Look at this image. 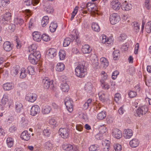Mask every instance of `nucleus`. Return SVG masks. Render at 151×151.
<instances>
[{"mask_svg":"<svg viewBox=\"0 0 151 151\" xmlns=\"http://www.w3.org/2000/svg\"><path fill=\"white\" fill-rule=\"evenodd\" d=\"M65 104L68 111L72 112L73 109V103L72 99L69 97H66L64 100Z\"/></svg>","mask_w":151,"mask_h":151,"instance_id":"nucleus-4","label":"nucleus"},{"mask_svg":"<svg viewBox=\"0 0 151 151\" xmlns=\"http://www.w3.org/2000/svg\"><path fill=\"white\" fill-rule=\"evenodd\" d=\"M109 20L111 24L114 25L119 22L120 20V18L118 14L113 13L110 16Z\"/></svg>","mask_w":151,"mask_h":151,"instance_id":"nucleus-6","label":"nucleus"},{"mask_svg":"<svg viewBox=\"0 0 151 151\" xmlns=\"http://www.w3.org/2000/svg\"><path fill=\"white\" fill-rule=\"evenodd\" d=\"M49 22V18L47 16H44L42 18L41 25L43 27H45Z\"/></svg>","mask_w":151,"mask_h":151,"instance_id":"nucleus-33","label":"nucleus"},{"mask_svg":"<svg viewBox=\"0 0 151 151\" xmlns=\"http://www.w3.org/2000/svg\"><path fill=\"white\" fill-rule=\"evenodd\" d=\"M110 6L114 10H118L119 9L121 5L118 0H113L111 3Z\"/></svg>","mask_w":151,"mask_h":151,"instance_id":"nucleus-13","label":"nucleus"},{"mask_svg":"<svg viewBox=\"0 0 151 151\" xmlns=\"http://www.w3.org/2000/svg\"><path fill=\"white\" fill-rule=\"evenodd\" d=\"M49 28L51 32H55L57 28V23L54 22H52L50 24Z\"/></svg>","mask_w":151,"mask_h":151,"instance_id":"nucleus-37","label":"nucleus"},{"mask_svg":"<svg viewBox=\"0 0 151 151\" xmlns=\"http://www.w3.org/2000/svg\"><path fill=\"white\" fill-rule=\"evenodd\" d=\"M59 56L60 60H64L66 56L65 51L63 50H60L59 52Z\"/></svg>","mask_w":151,"mask_h":151,"instance_id":"nucleus-42","label":"nucleus"},{"mask_svg":"<svg viewBox=\"0 0 151 151\" xmlns=\"http://www.w3.org/2000/svg\"><path fill=\"white\" fill-rule=\"evenodd\" d=\"M22 104L19 102H16L15 103V109L17 112L19 113L22 109Z\"/></svg>","mask_w":151,"mask_h":151,"instance_id":"nucleus-38","label":"nucleus"},{"mask_svg":"<svg viewBox=\"0 0 151 151\" xmlns=\"http://www.w3.org/2000/svg\"><path fill=\"white\" fill-rule=\"evenodd\" d=\"M99 133L95 136L96 138L97 139H101L104 134L107 131L106 127L104 125L101 126L99 127Z\"/></svg>","mask_w":151,"mask_h":151,"instance_id":"nucleus-5","label":"nucleus"},{"mask_svg":"<svg viewBox=\"0 0 151 151\" xmlns=\"http://www.w3.org/2000/svg\"><path fill=\"white\" fill-rule=\"evenodd\" d=\"M12 18V14L9 12H7L4 14L0 16V23L2 24H9Z\"/></svg>","mask_w":151,"mask_h":151,"instance_id":"nucleus-2","label":"nucleus"},{"mask_svg":"<svg viewBox=\"0 0 151 151\" xmlns=\"http://www.w3.org/2000/svg\"><path fill=\"white\" fill-rule=\"evenodd\" d=\"M99 99L103 102L105 101L106 99L105 94L103 92H100L98 93Z\"/></svg>","mask_w":151,"mask_h":151,"instance_id":"nucleus-45","label":"nucleus"},{"mask_svg":"<svg viewBox=\"0 0 151 151\" xmlns=\"http://www.w3.org/2000/svg\"><path fill=\"white\" fill-rule=\"evenodd\" d=\"M81 50L83 54H89L91 52L92 49L89 45L85 44L82 45Z\"/></svg>","mask_w":151,"mask_h":151,"instance_id":"nucleus-17","label":"nucleus"},{"mask_svg":"<svg viewBox=\"0 0 151 151\" xmlns=\"http://www.w3.org/2000/svg\"><path fill=\"white\" fill-rule=\"evenodd\" d=\"M139 141L137 139L133 138L129 142L130 146L132 148H135L139 145Z\"/></svg>","mask_w":151,"mask_h":151,"instance_id":"nucleus-22","label":"nucleus"},{"mask_svg":"<svg viewBox=\"0 0 151 151\" xmlns=\"http://www.w3.org/2000/svg\"><path fill=\"white\" fill-rule=\"evenodd\" d=\"M44 148L48 150H51L52 148V145L50 142L47 141L44 144Z\"/></svg>","mask_w":151,"mask_h":151,"instance_id":"nucleus-43","label":"nucleus"},{"mask_svg":"<svg viewBox=\"0 0 151 151\" xmlns=\"http://www.w3.org/2000/svg\"><path fill=\"white\" fill-rule=\"evenodd\" d=\"M99 148V146L97 145H93L90 146L89 150L90 151H96Z\"/></svg>","mask_w":151,"mask_h":151,"instance_id":"nucleus-51","label":"nucleus"},{"mask_svg":"<svg viewBox=\"0 0 151 151\" xmlns=\"http://www.w3.org/2000/svg\"><path fill=\"white\" fill-rule=\"evenodd\" d=\"M40 111V109L39 106L35 105L32 106L31 109L30 114L32 116H35L39 114Z\"/></svg>","mask_w":151,"mask_h":151,"instance_id":"nucleus-11","label":"nucleus"},{"mask_svg":"<svg viewBox=\"0 0 151 151\" xmlns=\"http://www.w3.org/2000/svg\"><path fill=\"white\" fill-rule=\"evenodd\" d=\"M119 73L118 71L117 70L114 71L112 73L111 78L113 80H115L116 78Z\"/></svg>","mask_w":151,"mask_h":151,"instance_id":"nucleus-64","label":"nucleus"},{"mask_svg":"<svg viewBox=\"0 0 151 151\" xmlns=\"http://www.w3.org/2000/svg\"><path fill=\"white\" fill-rule=\"evenodd\" d=\"M100 75L101 78L100 80V82H101V81H104L108 79V76L105 71H102Z\"/></svg>","mask_w":151,"mask_h":151,"instance_id":"nucleus-35","label":"nucleus"},{"mask_svg":"<svg viewBox=\"0 0 151 151\" xmlns=\"http://www.w3.org/2000/svg\"><path fill=\"white\" fill-rule=\"evenodd\" d=\"M128 95L130 97L133 98L137 96V93L135 91H130L128 93Z\"/></svg>","mask_w":151,"mask_h":151,"instance_id":"nucleus-63","label":"nucleus"},{"mask_svg":"<svg viewBox=\"0 0 151 151\" xmlns=\"http://www.w3.org/2000/svg\"><path fill=\"white\" fill-rule=\"evenodd\" d=\"M78 10V7L76 6L73 9V11L71 14V17L70 18V20L72 21L74 18L75 15L76 14Z\"/></svg>","mask_w":151,"mask_h":151,"instance_id":"nucleus-48","label":"nucleus"},{"mask_svg":"<svg viewBox=\"0 0 151 151\" xmlns=\"http://www.w3.org/2000/svg\"><path fill=\"white\" fill-rule=\"evenodd\" d=\"M14 87V84L12 83H6L3 85V88L5 91H9Z\"/></svg>","mask_w":151,"mask_h":151,"instance_id":"nucleus-26","label":"nucleus"},{"mask_svg":"<svg viewBox=\"0 0 151 151\" xmlns=\"http://www.w3.org/2000/svg\"><path fill=\"white\" fill-rule=\"evenodd\" d=\"M145 30L148 33H150L151 32V21H150L146 24L145 26Z\"/></svg>","mask_w":151,"mask_h":151,"instance_id":"nucleus-50","label":"nucleus"},{"mask_svg":"<svg viewBox=\"0 0 151 151\" xmlns=\"http://www.w3.org/2000/svg\"><path fill=\"white\" fill-rule=\"evenodd\" d=\"M111 135L113 137L116 139H119L122 137V133L121 131L119 129L115 128L112 129Z\"/></svg>","mask_w":151,"mask_h":151,"instance_id":"nucleus-8","label":"nucleus"},{"mask_svg":"<svg viewBox=\"0 0 151 151\" xmlns=\"http://www.w3.org/2000/svg\"><path fill=\"white\" fill-rule=\"evenodd\" d=\"M106 112L104 111H101L97 114V118L100 120L104 119L106 117Z\"/></svg>","mask_w":151,"mask_h":151,"instance_id":"nucleus-32","label":"nucleus"},{"mask_svg":"<svg viewBox=\"0 0 151 151\" xmlns=\"http://www.w3.org/2000/svg\"><path fill=\"white\" fill-rule=\"evenodd\" d=\"M78 33L77 30L75 29H73L70 33V37L72 38V39L76 40L78 38Z\"/></svg>","mask_w":151,"mask_h":151,"instance_id":"nucleus-31","label":"nucleus"},{"mask_svg":"<svg viewBox=\"0 0 151 151\" xmlns=\"http://www.w3.org/2000/svg\"><path fill=\"white\" fill-rule=\"evenodd\" d=\"M69 131L67 128H60L59 130V134L63 138H67L68 136Z\"/></svg>","mask_w":151,"mask_h":151,"instance_id":"nucleus-9","label":"nucleus"},{"mask_svg":"<svg viewBox=\"0 0 151 151\" xmlns=\"http://www.w3.org/2000/svg\"><path fill=\"white\" fill-rule=\"evenodd\" d=\"M65 68V65L62 63H59L57 64V71L61 72L63 71Z\"/></svg>","mask_w":151,"mask_h":151,"instance_id":"nucleus-47","label":"nucleus"},{"mask_svg":"<svg viewBox=\"0 0 151 151\" xmlns=\"http://www.w3.org/2000/svg\"><path fill=\"white\" fill-rule=\"evenodd\" d=\"M108 38L105 35H102L101 36V40L102 43L103 44H105V43H106V42Z\"/></svg>","mask_w":151,"mask_h":151,"instance_id":"nucleus-62","label":"nucleus"},{"mask_svg":"<svg viewBox=\"0 0 151 151\" xmlns=\"http://www.w3.org/2000/svg\"><path fill=\"white\" fill-rule=\"evenodd\" d=\"M93 4H91V3L88 2L86 4V6L89 11L91 12H94V9Z\"/></svg>","mask_w":151,"mask_h":151,"instance_id":"nucleus-46","label":"nucleus"},{"mask_svg":"<svg viewBox=\"0 0 151 151\" xmlns=\"http://www.w3.org/2000/svg\"><path fill=\"white\" fill-rule=\"evenodd\" d=\"M143 6L145 9H151V0H145L143 4Z\"/></svg>","mask_w":151,"mask_h":151,"instance_id":"nucleus-28","label":"nucleus"},{"mask_svg":"<svg viewBox=\"0 0 151 151\" xmlns=\"http://www.w3.org/2000/svg\"><path fill=\"white\" fill-rule=\"evenodd\" d=\"M21 71L20 73V77L21 78H25L26 76V74H25V69L24 68H22L21 69Z\"/></svg>","mask_w":151,"mask_h":151,"instance_id":"nucleus-55","label":"nucleus"},{"mask_svg":"<svg viewBox=\"0 0 151 151\" xmlns=\"http://www.w3.org/2000/svg\"><path fill=\"white\" fill-rule=\"evenodd\" d=\"M8 101V96L7 94H4L0 102V107L4 106Z\"/></svg>","mask_w":151,"mask_h":151,"instance_id":"nucleus-29","label":"nucleus"},{"mask_svg":"<svg viewBox=\"0 0 151 151\" xmlns=\"http://www.w3.org/2000/svg\"><path fill=\"white\" fill-rule=\"evenodd\" d=\"M100 83L101 86L103 89L108 90L110 86L108 83L103 81H101Z\"/></svg>","mask_w":151,"mask_h":151,"instance_id":"nucleus-44","label":"nucleus"},{"mask_svg":"<svg viewBox=\"0 0 151 151\" xmlns=\"http://www.w3.org/2000/svg\"><path fill=\"white\" fill-rule=\"evenodd\" d=\"M37 95L35 93H29L25 97V99L29 102H33L37 99Z\"/></svg>","mask_w":151,"mask_h":151,"instance_id":"nucleus-10","label":"nucleus"},{"mask_svg":"<svg viewBox=\"0 0 151 151\" xmlns=\"http://www.w3.org/2000/svg\"><path fill=\"white\" fill-rule=\"evenodd\" d=\"M62 149L66 151H70L73 150V151H78V150L76 146H73L72 145L69 144H64L62 146Z\"/></svg>","mask_w":151,"mask_h":151,"instance_id":"nucleus-12","label":"nucleus"},{"mask_svg":"<svg viewBox=\"0 0 151 151\" xmlns=\"http://www.w3.org/2000/svg\"><path fill=\"white\" fill-rule=\"evenodd\" d=\"M53 81H51L48 77H45L43 78L42 82L43 84V86L45 88L48 89L50 87V85H52Z\"/></svg>","mask_w":151,"mask_h":151,"instance_id":"nucleus-15","label":"nucleus"},{"mask_svg":"<svg viewBox=\"0 0 151 151\" xmlns=\"http://www.w3.org/2000/svg\"><path fill=\"white\" fill-rule=\"evenodd\" d=\"M51 110L50 107L48 105H46L42 109V112L43 114H47L50 112Z\"/></svg>","mask_w":151,"mask_h":151,"instance_id":"nucleus-39","label":"nucleus"},{"mask_svg":"<svg viewBox=\"0 0 151 151\" xmlns=\"http://www.w3.org/2000/svg\"><path fill=\"white\" fill-rule=\"evenodd\" d=\"M6 143L9 147H12L14 144V141L11 137L7 138L6 140Z\"/></svg>","mask_w":151,"mask_h":151,"instance_id":"nucleus-34","label":"nucleus"},{"mask_svg":"<svg viewBox=\"0 0 151 151\" xmlns=\"http://www.w3.org/2000/svg\"><path fill=\"white\" fill-rule=\"evenodd\" d=\"M56 50L55 49H50L47 52V55L49 57L51 58H54L56 55Z\"/></svg>","mask_w":151,"mask_h":151,"instance_id":"nucleus-25","label":"nucleus"},{"mask_svg":"<svg viewBox=\"0 0 151 151\" xmlns=\"http://www.w3.org/2000/svg\"><path fill=\"white\" fill-rule=\"evenodd\" d=\"M132 25L133 27L134 31L136 33L138 32L139 30V24L137 22H134L132 23Z\"/></svg>","mask_w":151,"mask_h":151,"instance_id":"nucleus-36","label":"nucleus"},{"mask_svg":"<svg viewBox=\"0 0 151 151\" xmlns=\"http://www.w3.org/2000/svg\"><path fill=\"white\" fill-rule=\"evenodd\" d=\"M132 135L133 133L132 129H124L123 132V136L125 138L129 139Z\"/></svg>","mask_w":151,"mask_h":151,"instance_id":"nucleus-18","label":"nucleus"},{"mask_svg":"<svg viewBox=\"0 0 151 151\" xmlns=\"http://www.w3.org/2000/svg\"><path fill=\"white\" fill-rule=\"evenodd\" d=\"M31 136V134L26 130L22 132L20 135L21 138L22 139L26 141L29 140Z\"/></svg>","mask_w":151,"mask_h":151,"instance_id":"nucleus-19","label":"nucleus"},{"mask_svg":"<svg viewBox=\"0 0 151 151\" xmlns=\"http://www.w3.org/2000/svg\"><path fill=\"white\" fill-rule=\"evenodd\" d=\"M3 47L5 50L9 52L12 50L13 45L9 42L6 41L3 44Z\"/></svg>","mask_w":151,"mask_h":151,"instance_id":"nucleus-20","label":"nucleus"},{"mask_svg":"<svg viewBox=\"0 0 151 151\" xmlns=\"http://www.w3.org/2000/svg\"><path fill=\"white\" fill-rule=\"evenodd\" d=\"M121 98V95L120 93H117L115 94L114 97V99L116 102L118 101Z\"/></svg>","mask_w":151,"mask_h":151,"instance_id":"nucleus-61","label":"nucleus"},{"mask_svg":"<svg viewBox=\"0 0 151 151\" xmlns=\"http://www.w3.org/2000/svg\"><path fill=\"white\" fill-rule=\"evenodd\" d=\"M71 41V39L70 38L68 37L65 38L63 42V46L64 47L68 46L70 44Z\"/></svg>","mask_w":151,"mask_h":151,"instance_id":"nucleus-49","label":"nucleus"},{"mask_svg":"<svg viewBox=\"0 0 151 151\" xmlns=\"http://www.w3.org/2000/svg\"><path fill=\"white\" fill-rule=\"evenodd\" d=\"M33 39L34 40L39 42L41 40V36L40 32L37 31L34 32L32 34Z\"/></svg>","mask_w":151,"mask_h":151,"instance_id":"nucleus-21","label":"nucleus"},{"mask_svg":"<svg viewBox=\"0 0 151 151\" xmlns=\"http://www.w3.org/2000/svg\"><path fill=\"white\" fill-rule=\"evenodd\" d=\"M92 29L96 32H99L100 30V27L97 23L93 22L91 25Z\"/></svg>","mask_w":151,"mask_h":151,"instance_id":"nucleus-30","label":"nucleus"},{"mask_svg":"<svg viewBox=\"0 0 151 151\" xmlns=\"http://www.w3.org/2000/svg\"><path fill=\"white\" fill-rule=\"evenodd\" d=\"M41 39L45 41L48 42L50 40V37L48 35L45 33L41 36Z\"/></svg>","mask_w":151,"mask_h":151,"instance_id":"nucleus-56","label":"nucleus"},{"mask_svg":"<svg viewBox=\"0 0 151 151\" xmlns=\"http://www.w3.org/2000/svg\"><path fill=\"white\" fill-rule=\"evenodd\" d=\"M113 38L112 37H109L108 38L106 42V43H105L104 44L108 46H109L113 44Z\"/></svg>","mask_w":151,"mask_h":151,"instance_id":"nucleus-52","label":"nucleus"},{"mask_svg":"<svg viewBox=\"0 0 151 151\" xmlns=\"http://www.w3.org/2000/svg\"><path fill=\"white\" fill-rule=\"evenodd\" d=\"M20 68L19 66H18L15 68H13L11 71V74L13 76H15L17 75L19 70Z\"/></svg>","mask_w":151,"mask_h":151,"instance_id":"nucleus-40","label":"nucleus"},{"mask_svg":"<svg viewBox=\"0 0 151 151\" xmlns=\"http://www.w3.org/2000/svg\"><path fill=\"white\" fill-rule=\"evenodd\" d=\"M84 88L86 92L90 93L93 91V86L90 82H87Z\"/></svg>","mask_w":151,"mask_h":151,"instance_id":"nucleus-23","label":"nucleus"},{"mask_svg":"<svg viewBox=\"0 0 151 151\" xmlns=\"http://www.w3.org/2000/svg\"><path fill=\"white\" fill-rule=\"evenodd\" d=\"M114 148L115 151H121L122 148L121 145L117 143L114 145Z\"/></svg>","mask_w":151,"mask_h":151,"instance_id":"nucleus-54","label":"nucleus"},{"mask_svg":"<svg viewBox=\"0 0 151 151\" xmlns=\"http://www.w3.org/2000/svg\"><path fill=\"white\" fill-rule=\"evenodd\" d=\"M41 57V54L40 52L36 51L33 53L30 54L29 56V62L33 64H36L38 60Z\"/></svg>","mask_w":151,"mask_h":151,"instance_id":"nucleus-3","label":"nucleus"},{"mask_svg":"<svg viewBox=\"0 0 151 151\" xmlns=\"http://www.w3.org/2000/svg\"><path fill=\"white\" fill-rule=\"evenodd\" d=\"M27 71H28L30 75H32L33 73H34L35 69L33 67L30 66H29L27 68Z\"/></svg>","mask_w":151,"mask_h":151,"instance_id":"nucleus-59","label":"nucleus"},{"mask_svg":"<svg viewBox=\"0 0 151 151\" xmlns=\"http://www.w3.org/2000/svg\"><path fill=\"white\" fill-rule=\"evenodd\" d=\"M148 108L146 106H142L138 108L136 111V116H140L145 114L148 111Z\"/></svg>","mask_w":151,"mask_h":151,"instance_id":"nucleus-7","label":"nucleus"},{"mask_svg":"<svg viewBox=\"0 0 151 151\" xmlns=\"http://www.w3.org/2000/svg\"><path fill=\"white\" fill-rule=\"evenodd\" d=\"M61 90L63 92H67L69 89V85L66 83H62L60 86Z\"/></svg>","mask_w":151,"mask_h":151,"instance_id":"nucleus-27","label":"nucleus"},{"mask_svg":"<svg viewBox=\"0 0 151 151\" xmlns=\"http://www.w3.org/2000/svg\"><path fill=\"white\" fill-rule=\"evenodd\" d=\"M43 134L44 136L48 137L50 135L51 132L49 129H44L43 131Z\"/></svg>","mask_w":151,"mask_h":151,"instance_id":"nucleus-60","label":"nucleus"},{"mask_svg":"<svg viewBox=\"0 0 151 151\" xmlns=\"http://www.w3.org/2000/svg\"><path fill=\"white\" fill-rule=\"evenodd\" d=\"M114 56L113 59L114 60H116L119 56V51L118 50H115L113 53Z\"/></svg>","mask_w":151,"mask_h":151,"instance_id":"nucleus-58","label":"nucleus"},{"mask_svg":"<svg viewBox=\"0 0 151 151\" xmlns=\"http://www.w3.org/2000/svg\"><path fill=\"white\" fill-rule=\"evenodd\" d=\"M14 23L15 24L12 25V26L13 27L12 29H15L16 26L18 27L22 25L24 23V21L21 18H15L14 19Z\"/></svg>","mask_w":151,"mask_h":151,"instance_id":"nucleus-16","label":"nucleus"},{"mask_svg":"<svg viewBox=\"0 0 151 151\" xmlns=\"http://www.w3.org/2000/svg\"><path fill=\"white\" fill-rule=\"evenodd\" d=\"M121 6L122 9L123 10L126 11L131 10L132 7V4L127 2L126 0L124 1L122 3Z\"/></svg>","mask_w":151,"mask_h":151,"instance_id":"nucleus-14","label":"nucleus"},{"mask_svg":"<svg viewBox=\"0 0 151 151\" xmlns=\"http://www.w3.org/2000/svg\"><path fill=\"white\" fill-rule=\"evenodd\" d=\"M56 122L54 118H52L49 120V124L53 128H54L56 127Z\"/></svg>","mask_w":151,"mask_h":151,"instance_id":"nucleus-53","label":"nucleus"},{"mask_svg":"<svg viewBox=\"0 0 151 151\" xmlns=\"http://www.w3.org/2000/svg\"><path fill=\"white\" fill-rule=\"evenodd\" d=\"M90 59L91 61H95L96 63V65H98V63L97 61L96 55L94 54H91L90 56Z\"/></svg>","mask_w":151,"mask_h":151,"instance_id":"nucleus-57","label":"nucleus"},{"mask_svg":"<svg viewBox=\"0 0 151 151\" xmlns=\"http://www.w3.org/2000/svg\"><path fill=\"white\" fill-rule=\"evenodd\" d=\"M9 3V0H1L0 1V7L3 8L6 7Z\"/></svg>","mask_w":151,"mask_h":151,"instance_id":"nucleus-41","label":"nucleus"},{"mask_svg":"<svg viewBox=\"0 0 151 151\" xmlns=\"http://www.w3.org/2000/svg\"><path fill=\"white\" fill-rule=\"evenodd\" d=\"M75 75L80 78L84 77L87 73L86 67L82 64H79L75 68Z\"/></svg>","mask_w":151,"mask_h":151,"instance_id":"nucleus-1","label":"nucleus"},{"mask_svg":"<svg viewBox=\"0 0 151 151\" xmlns=\"http://www.w3.org/2000/svg\"><path fill=\"white\" fill-rule=\"evenodd\" d=\"M101 66L104 68H106L109 65V62L107 59L104 57L100 58Z\"/></svg>","mask_w":151,"mask_h":151,"instance_id":"nucleus-24","label":"nucleus"}]
</instances>
